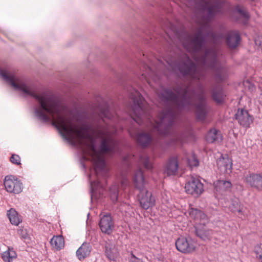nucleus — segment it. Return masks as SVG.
<instances>
[{
    "label": "nucleus",
    "mask_w": 262,
    "mask_h": 262,
    "mask_svg": "<svg viewBox=\"0 0 262 262\" xmlns=\"http://www.w3.org/2000/svg\"><path fill=\"white\" fill-rule=\"evenodd\" d=\"M254 251L256 254V257L260 262H262V245L255 246Z\"/></svg>",
    "instance_id": "2f4dec72"
},
{
    "label": "nucleus",
    "mask_w": 262,
    "mask_h": 262,
    "mask_svg": "<svg viewBox=\"0 0 262 262\" xmlns=\"http://www.w3.org/2000/svg\"><path fill=\"white\" fill-rule=\"evenodd\" d=\"M82 165L83 168L85 169V165L83 163H82Z\"/></svg>",
    "instance_id": "79ce46f5"
},
{
    "label": "nucleus",
    "mask_w": 262,
    "mask_h": 262,
    "mask_svg": "<svg viewBox=\"0 0 262 262\" xmlns=\"http://www.w3.org/2000/svg\"><path fill=\"white\" fill-rule=\"evenodd\" d=\"M132 257L135 259H138L137 257L133 254H132Z\"/></svg>",
    "instance_id": "a19ab883"
},
{
    "label": "nucleus",
    "mask_w": 262,
    "mask_h": 262,
    "mask_svg": "<svg viewBox=\"0 0 262 262\" xmlns=\"http://www.w3.org/2000/svg\"><path fill=\"white\" fill-rule=\"evenodd\" d=\"M255 43L262 50V36H257L254 39Z\"/></svg>",
    "instance_id": "c9c22d12"
},
{
    "label": "nucleus",
    "mask_w": 262,
    "mask_h": 262,
    "mask_svg": "<svg viewBox=\"0 0 262 262\" xmlns=\"http://www.w3.org/2000/svg\"><path fill=\"white\" fill-rule=\"evenodd\" d=\"M10 161L13 164H15L16 165L20 164V158L17 155H15V154L12 155L11 156V157H10Z\"/></svg>",
    "instance_id": "72a5a7b5"
},
{
    "label": "nucleus",
    "mask_w": 262,
    "mask_h": 262,
    "mask_svg": "<svg viewBox=\"0 0 262 262\" xmlns=\"http://www.w3.org/2000/svg\"><path fill=\"white\" fill-rule=\"evenodd\" d=\"M206 140L209 143H213L215 141L222 140L221 136L218 130L214 128L210 129L206 137Z\"/></svg>",
    "instance_id": "b1692460"
},
{
    "label": "nucleus",
    "mask_w": 262,
    "mask_h": 262,
    "mask_svg": "<svg viewBox=\"0 0 262 262\" xmlns=\"http://www.w3.org/2000/svg\"><path fill=\"white\" fill-rule=\"evenodd\" d=\"M167 63L173 71H179L184 76H189L197 80L204 77L203 72L197 68L195 63L186 54L180 60H168Z\"/></svg>",
    "instance_id": "39448f33"
},
{
    "label": "nucleus",
    "mask_w": 262,
    "mask_h": 262,
    "mask_svg": "<svg viewBox=\"0 0 262 262\" xmlns=\"http://www.w3.org/2000/svg\"><path fill=\"white\" fill-rule=\"evenodd\" d=\"M217 165L221 173L230 174L232 171V160L227 155H222L217 160Z\"/></svg>",
    "instance_id": "ddd939ff"
},
{
    "label": "nucleus",
    "mask_w": 262,
    "mask_h": 262,
    "mask_svg": "<svg viewBox=\"0 0 262 262\" xmlns=\"http://www.w3.org/2000/svg\"><path fill=\"white\" fill-rule=\"evenodd\" d=\"M108 252H109L108 251H106V255L107 257L110 260H114L115 259V257L114 256L111 255V254H109Z\"/></svg>",
    "instance_id": "ea45409f"
},
{
    "label": "nucleus",
    "mask_w": 262,
    "mask_h": 262,
    "mask_svg": "<svg viewBox=\"0 0 262 262\" xmlns=\"http://www.w3.org/2000/svg\"><path fill=\"white\" fill-rule=\"evenodd\" d=\"M127 210L125 211L126 212H128V214L130 215V216H132V214L134 213V210H133V209L132 208V207L129 206V205H127Z\"/></svg>",
    "instance_id": "58836bf2"
},
{
    "label": "nucleus",
    "mask_w": 262,
    "mask_h": 262,
    "mask_svg": "<svg viewBox=\"0 0 262 262\" xmlns=\"http://www.w3.org/2000/svg\"><path fill=\"white\" fill-rule=\"evenodd\" d=\"M144 68L145 69V72L142 74V76L146 79L147 75L148 76H151L153 72L151 69L148 66L145 65Z\"/></svg>",
    "instance_id": "f704fd0d"
},
{
    "label": "nucleus",
    "mask_w": 262,
    "mask_h": 262,
    "mask_svg": "<svg viewBox=\"0 0 262 262\" xmlns=\"http://www.w3.org/2000/svg\"><path fill=\"white\" fill-rule=\"evenodd\" d=\"M178 160L176 157L169 159L166 167L165 172L168 176H172L177 174L178 169Z\"/></svg>",
    "instance_id": "6ab92c4d"
},
{
    "label": "nucleus",
    "mask_w": 262,
    "mask_h": 262,
    "mask_svg": "<svg viewBox=\"0 0 262 262\" xmlns=\"http://www.w3.org/2000/svg\"><path fill=\"white\" fill-rule=\"evenodd\" d=\"M189 163L190 166L196 167L198 166L199 164V161L195 158L193 159L192 161H189Z\"/></svg>",
    "instance_id": "4c0bfd02"
},
{
    "label": "nucleus",
    "mask_w": 262,
    "mask_h": 262,
    "mask_svg": "<svg viewBox=\"0 0 262 262\" xmlns=\"http://www.w3.org/2000/svg\"><path fill=\"white\" fill-rule=\"evenodd\" d=\"M235 11L237 12L241 17L243 18V23L244 24H246L249 18V13L245 10L242 9L239 6L235 7Z\"/></svg>",
    "instance_id": "c85d7f7f"
},
{
    "label": "nucleus",
    "mask_w": 262,
    "mask_h": 262,
    "mask_svg": "<svg viewBox=\"0 0 262 262\" xmlns=\"http://www.w3.org/2000/svg\"><path fill=\"white\" fill-rule=\"evenodd\" d=\"M241 40L239 33L235 30L228 32L226 37V42L228 47L231 49L237 47Z\"/></svg>",
    "instance_id": "f3484780"
},
{
    "label": "nucleus",
    "mask_w": 262,
    "mask_h": 262,
    "mask_svg": "<svg viewBox=\"0 0 262 262\" xmlns=\"http://www.w3.org/2000/svg\"><path fill=\"white\" fill-rule=\"evenodd\" d=\"M245 181L251 187L262 190V173H249L245 176Z\"/></svg>",
    "instance_id": "4468645a"
},
{
    "label": "nucleus",
    "mask_w": 262,
    "mask_h": 262,
    "mask_svg": "<svg viewBox=\"0 0 262 262\" xmlns=\"http://www.w3.org/2000/svg\"><path fill=\"white\" fill-rule=\"evenodd\" d=\"M130 102L132 118L138 124H145L156 130L159 134L164 136L172 133L175 112L172 108L163 110L155 120L151 115V111L141 94L136 89L131 88L128 91Z\"/></svg>",
    "instance_id": "7ed1b4c3"
},
{
    "label": "nucleus",
    "mask_w": 262,
    "mask_h": 262,
    "mask_svg": "<svg viewBox=\"0 0 262 262\" xmlns=\"http://www.w3.org/2000/svg\"><path fill=\"white\" fill-rule=\"evenodd\" d=\"M129 262H134L133 260L130 259Z\"/></svg>",
    "instance_id": "37998d69"
},
{
    "label": "nucleus",
    "mask_w": 262,
    "mask_h": 262,
    "mask_svg": "<svg viewBox=\"0 0 262 262\" xmlns=\"http://www.w3.org/2000/svg\"><path fill=\"white\" fill-rule=\"evenodd\" d=\"M199 87L200 93L196 96L199 102L195 105L196 115L198 120L204 121L209 112V106L206 102L204 90L201 85Z\"/></svg>",
    "instance_id": "0eeeda50"
},
{
    "label": "nucleus",
    "mask_w": 262,
    "mask_h": 262,
    "mask_svg": "<svg viewBox=\"0 0 262 262\" xmlns=\"http://www.w3.org/2000/svg\"><path fill=\"white\" fill-rule=\"evenodd\" d=\"M91 251V246L89 243H84L77 250L76 254L79 259H84L88 256Z\"/></svg>",
    "instance_id": "aec40b11"
},
{
    "label": "nucleus",
    "mask_w": 262,
    "mask_h": 262,
    "mask_svg": "<svg viewBox=\"0 0 262 262\" xmlns=\"http://www.w3.org/2000/svg\"><path fill=\"white\" fill-rule=\"evenodd\" d=\"M189 216L195 222V225L206 224L208 223L207 215L201 210L190 208L188 210Z\"/></svg>",
    "instance_id": "2eb2a0df"
},
{
    "label": "nucleus",
    "mask_w": 262,
    "mask_h": 262,
    "mask_svg": "<svg viewBox=\"0 0 262 262\" xmlns=\"http://www.w3.org/2000/svg\"><path fill=\"white\" fill-rule=\"evenodd\" d=\"M189 5L202 9L203 13L204 23L196 31L194 36L187 34L182 43L184 48L193 54L194 59L204 66L212 69L215 73V76L219 80L225 79L227 76V69L223 65L220 60L224 58L221 52L215 48L205 49L204 55L202 56L194 54L199 52L205 43L206 38L210 37L214 43H220L224 38L221 33L216 34L210 29L209 23L215 15L221 11L222 3L217 0H187Z\"/></svg>",
    "instance_id": "f03ea898"
},
{
    "label": "nucleus",
    "mask_w": 262,
    "mask_h": 262,
    "mask_svg": "<svg viewBox=\"0 0 262 262\" xmlns=\"http://www.w3.org/2000/svg\"><path fill=\"white\" fill-rule=\"evenodd\" d=\"M229 209L232 212H238L242 213L244 212L243 207L240 204L239 201L237 198H234L231 200V201L228 205Z\"/></svg>",
    "instance_id": "5701e85b"
},
{
    "label": "nucleus",
    "mask_w": 262,
    "mask_h": 262,
    "mask_svg": "<svg viewBox=\"0 0 262 262\" xmlns=\"http://www.w3.org/2000/svg\"><path fill=\"white\" fill-rule=\"evenodd\" d=\"M7 215L11 223L17 226L21 222L17 211L13 208H11L7 211Z\"/></svg>",
    "instance_id": "393cba45"
},
{
    "label": "nucleus",
    "mask_w": 262,
    "mask_h": 262,
    "mask_svg": "<svg viewBox=\"0 0 262 262\" xmlns=\"http://www.w3.org/2000/svg\"><path fill=\"white\" fill-rule=\"evenodd\" d=\"M121 187L122 188H125L129 185V180L127 177H123L121 180Z\"/></svg>",
    "instance_id": "e433bc0d"
},
{
    "label": "nucleus",
    "mask_w": 262,
    "mask_h": 262,
    "mask_svg": "<svg viewBox=\"0 0 262 262\" xmlns=\"http://www.w3.org/2000/svg\"><path fill=\"white\" fill-rule=\"evenodd\" d=\"M185 191L187 193L199 196L203 191V184L196 178L192 177L185 185Z\"/></svg>",
    "instance_id": "9d476101"
},
{
    "label": "nucleus",
    "mask_w": 262,
    "mask_h": 262,
    "mask_svg": "<svg viewBox=\"0 0 262 262\" xmlns=\"http://www.w3.org/2000/svg\"><path fill=\"white\" fill-rule=\"evenodd\" d=\"M177 249L184 253L193 252L195 249V243L190 237H180L176 242Z\"/></svg>",
    "instance_id": "1a4fd4ad"
},
{
    "label": "nucleus",
    "mask_w": 262,
    "mask_h": 262,
    "mask_svg": "<svg viewBox=\"0 0 262 262\" xmlns=\"http://www.w3.org/2000/svg\"><path fill=\"white\" fill-rule=\"evenodd\" d=\"M18 233L24 239L27 240L29 239V235L26 229L20 228L18 230Z\"/></svg>",
    "instance_id": "473e14b6"
},
{
    "label": "nucleus",
    "mask_w": 262,
    "mask_h": 262,
    "mask_svg": "<svg viewBox=\"0 0 262 262\" xmlns=\"http://www.w3.org/2000/svg\"><path fill=\"white\" fill-rule=\"evenodd\" d=\"M206 224L195 225V234L196 236L203 241L210 240L212 234V231L205 226Z\"/></svg>",
    "instance_id": "dca6fc26"
},
{
    "label": "nucleus",
    "mask_w": 262,
    "mask_h": 262,
    "mask_svg": "<svg viewBox=\"0 0 262 262\" xmlns=\"http://www.w3.org/2000/svg\"><path fill=\"white\" fill-rule=\"evenodd\" d=\"M4 185L7 191L14 194H18L23 190L22 183L13 176H7L5 178Z\"/></svg>",
    "instance_id": "6e6552de"
},
{
    "label": "nucleus",
    "mask_w": 262,
    "mask_h": 262,
    "mask_svg": "<svg viewBox=\"0 0 262 262\" xmlns=\"http://www.w3.org/2000/svg\"><path fill=\"white\" fill-rule=\"evenodd\" d=\"M100 116L104 121L105 119L114 120L118 117V115L116 113L112 112L110 108L107 107L106 109L101 110Z\"/></svg>",
    "instance_id": "bb28decb"
},
{
    "label": "nucleus",
    "mask_w": 262,
    "mask_h": 262,
    "mask_svg": "<svg viewBox=\"0 0 262 262\" xmlns=\"http://www.w3.org/2000/svg\"><path fill=\"white\" fill-rule=\"evenodd\" d=\"M118 185L114 184L110 188V196L114 203L117 202L118 198Z\"/></svg>",
    "instance_id": "cd10ccee"
},
{
    "label": "nucleus",
    "mask_w": 262,
    "mask_h": 262,
    "mask_svg": "<svg viewBox=\"0 0 262 262\" xmlns=\"http://www.w3.org/2000/svg\"><path fill=\"white\" fill-rule=\"evenodd\" d=\"M138 143L143 147H146L151 142L152 137L148 134L142 133L137 136Z\"/></svg>",
    "instance_id": "4be33fe9"
},
{
    "label": "nucleus",
    "mask_w": 262,
    "mask_h": 262,
    "mask_svg": "<svg viewBox=\"0 0 262 262\" xmlns=\"http://www.w3.org/2000/svg\"><path fill=\"white\" fill-rule=\"evenodd\" d=\"M51 244L57 250H60L64 246V241L62 236H54L51 240Z\"/></svg>",
    "instance_id": "a878e982"
},
{
    "label": "nucleus",
    "mask_w": 262,
    "mask_h": 262,
    "mask_svg": "<svg viewBox=\"0 0 262 262\" xmlns=\"http://www.w3.org/2000/svg\"><path fill=\"white\" fill-rule=\"evenodd\" d=\"M15 257V252L13 250L9 249L2 254V258L6 262H11Z\"/></svg>",
    "instance_id": "c756f323"
},
{
    "label": "nucleus",
    "mask_w": 262,
    "mask_h": 262,
    "mask_svg": "<svg viewBox=\"0 0 262 262\" xmlns=\"http://www.w3.org/2000/svg\"><path fill=\"white\" fill-rule=\"evenodd\" d=\"M1 77L25 96L34 98L36 103L33 108L36 117L43 122L52 120V125L62 137L72 146L80 148L83 158L93 162L95 173L88 177L91 197L92 200L99 199L103 195L104 188L98 180H94L93 177H105L107 174L103 154L114 153L118 145L111 133L107 129H94L86 124L78 126L68 116V107L56 96L37 93L32 83L14 70L1 68Z\"/></svg>",
    "instance_id": "f257e3e1"
},
{
    "label": "nucleus",
    "mask_w": 262,
    "mask_h": 262,
    "mask_svg": "<svg viewBox=\"0 0 262 262\" xmlns=\"http://www.w3.org/2000/svg\"><path fill=\"white\" fill-rule=\"evenodd\" d=\"M99 224L101 231L108 235L112 233L115 227L114 222L110 213L101 214Z\"/></svg>",
    "instance_id": "9b49d317"
},
{
    "label": "nucleus",
    "mask_w": 262,
    "mask_h": 262,
    "mask_svg": "<svg viewBox=\"0 0 262 262\" xmlns=\"http://www.w3.org/2000/svg\"><path fill=\"white\" fill-rule=\"evenodd\" d=\"M133 183L135 188L140 191L138 198L141 206L144 209L152 207L155 203V199L152 193L145 188V181L141 169L135 171Z\"/></svg>",
    "instance_id": "423d86ee"
},
{
    "label": "nucleus",
    "mask_w": 262,
    "mask_h": 262,
    "mask_svg": "<svg viewBox=\"0 0 262 262\" xmlns=\"http://www.w3.org/2000/svg\"><path fill=\"white\" fill-rule=\"evenodd\" d=\"M140 162L142 163L145 168L147 169L150 170L152 168V164L150 161L149 158L146 155H142L140 157Z\"/></svg>",
    "instance_id": "7c9ffc66"
},
{
    "label": "nucleus",
    "mask_w": 262,
    "mask_h": 262,
    "mask_svg": "<svg viewBox=\"0 0 262 262\" xmlns=\"http://www.w3.org/2000/svg\"><path fill=\"white\" fill-rule=\"evenodd\" d=\"M214 185L216 192L221 194L230 191L232 187V184L228 180H219L214 183Z\"/></svg>",
    "instance_id": "a211bd4d"
},
{
    "label": "nucleus",
    "mask_w": 262,
    "mask_h": 262,
    "mask_svg": "<svg viewBox=\"0 0 262 262\" xmlns=\"http://www.w3.org/2000/svg\"><path fill=\"white\" fill-rule=\"evenodd\" d=\"M226 95L224 90L220 87H215L212 91V97L216 103H221L225 99Z\"/></svg>",
    "instance_id": "412c9836"
},
{
    "label": "nucleus",
    "mask_w": 262,
    "mask_h": 262,
    "mask_svg": "<svg viewBox=\"0 0 262 262\" xmlns=\"http://www.w3.org/2000/svg\"><path fill=\"white\" fill-rule=\"evenodd\" d=\"M235 117L239 124L246 128L249 127L253 121L252 116L249 114L248 111L243 108L238 110Z\"/></svg>",
    "instance_id": "f8f14e48"
},
{
    "label": "nucleus",
    "mask_w": 262,
    "mask_h": 262,
    "mask_svg": "<svg viewBox=\"0 0 262 262\" xmlns=\"http://www.w3.org/2000/svg\"><path fill=\"white\" fill-rule=\"evenodd\" d=\"M189 90V86H178L173 90L164 88L158 94L163 102L171 104L178 110L189 111L193 106L192 97L188 95Z\"/></svg>",
    "instance_id": "20e7f679"
}]
</instances>
